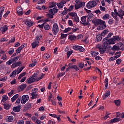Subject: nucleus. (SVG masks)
<instances>
[{
    "instance_id": "obj_1",
    "label": "nucleus",
    "mask_w": 124,
    "mask_h": 124,
    "mask_svg": "<svg viewBox=\"0 0 124 124\" xmlns=\"http://www.w3.org/2000/svg\"><path fill=\"white\" fill-rule=\"evenodd\" d=\"M92 22L94 26H98L99 25H100L99 26V30H104V29L106 28L105 22L101 19H97L93 21Z\"/></svg>"
},
{
    "instance_id": "obj_2",
    "label": "nucleus",
    "mask_w": 124,
    "mask_h": 124,
    "mask_svg": "<svg viewBox=\"0 0 124 124\" xmlns=\"http://www.w3.org/2000/svg\"><path fill=\"white\" fill-rule=\"evenodd\" d=\"M41 38H42V35H37L35 39H34L33 42L31 43L32 47H37L39 46V41L41 40Z\"/></svg>"
},
{
    "instance_id": "obj_3",
    "label": "nucleus",
    "mask_w": 124,
    "mask_h": 124,
    "mask_svg": "<svg viewBox=\"0 0 124 124\" xmlns=\"http://www.w3.org/2000/svg\"><path fill=\"white\" fill-rule=\"evenodd\" d=\"M103 42L104 43L102 45V47H108L109 45H114V44L115 43V42L113 40V38L108 39Z\"/></svg>"
},
{
    "instance_id": "obj_4",
    "label": "nucleus",
    "mask_w": 124,
    "mask_h": 124,
    "mask_svg": "<svg viewBox=\"0 0 124 124\" xmlns=\"http://www.w3.org/2000/svg\"><path fill=\"white\" fill-rule=\"evenodd\" d=\"M75 2L77 3V4L75 5L76 10L79 9V8H83L85 6V2L79 0H76Z\"/></svg>"
},
{
    "instance_id": "obj_5",
    "label": "nucleus",
    "mask_w": 124,
    "mask_h": 124,
    "mask_svg": "<svg viewBox=\"0 0 124 124\" xmlns=\"http://www.w3.org/2000/svg\"><path fill=\"white\" fill-rule=\"evenodd\" d=\"M52 32L54 35H57L59 32V26L58 23H54L52 27Z\"/></svg>"
},
{
    "instance_id": "obj_6",
    "label": "nucleus",
    "mask_w": 124,
    "mask_h": 124,
    "mask_svg": "<svg viewBox=\"0 0 124 124\" xmlns=\"http://www.w3.org/2000/svg\"><path fill=\"white\" fill-rule=\"evenodd\" d=\"M97 4V3H96L95 1L92 0L90 1L86 5V6L88 9H91L93 7H94Z\"/></svg>"
},
{
    "instance_id": "obj_7",
    "label": "nucleus",
    "mask_w": 124,
    "mask_h": 124,
    "mask_svg": "<svg viewBox=\"0 0 124 124\" xmlns=\"http://www.w3.org/2000/svg\"><path fill=\"white\" fill-rule=\"evenodd\" d=\"M29 99H30V96L28 95H23L21 101V104H26L29 101Z\"/></svg>"
},
{
    "instance_id": "obj_8",
    "label": "nucleus",
    "mask_w": 124,
    "mask_h": 124,
    "mask_svg": "<svg viewBox=\"0 0 124 124\" xmlns=\"http://www.w3.org/2000/svg\"><path fill=\"white\" fill-rule=\"evenodd\" d=\"M70 69H75V70H76V71H78V70H80V68L77 66V65H72L71 66H69L65 71V72L67 73L68 72V71H69V70H70Z\"/></svg>"
},
{
    "instance_id": "obj_9",
    "label": "nucleus",
    "mask_w": 124,
    "mask_h": 124,
    "mask_svg": "<svg viewBox=\"0 0 124 124\" xmlns=\"http://www.w3.org/2000/svg\"><path fill=\"white\" fill-rule=\"evenodd\" d=\"M101 55H103V54L105 53V52L108 50L110 49V47H98Z\"/></svg>"
},
{
    "instance_id": "obj_10",
    "label": "nucleus",
    "mask_w": 124,
    "mask_h": 124,
    "mask_svg": "<svg viewBox=\"0 0 124 124\" xmlns=\"http://www.w3.org/2000/svg\"><path fill=\"white\" fill-rule=\"evenodd\" d=\"M87 20V16H83L81 17V21L82 22L81 24L83 25V26H88L89 22H86Z\"/></svg>"
},
{
    "instance_id": "obj_11",
    "label": "nucleus",
    "mask_w": 124,
    "mask_h": 124,
    "mask_svg": "<svg viewBox=\"0 0 124 124\" xmlns=\"http://www.w3.org/2000/svg\"><path fill=\"white\" fill-rule=\"evenodd\" d=\"M8 30V26L5 25L3 27L0 28V32H1L2 34H4L5 31H7Z\"/></svg>"
},
{
    "instance_id": "obj_12",
    "label": "nucleus",
    "mask_w": 124,
    "mask_h": 124,
    "mask_svg": "<svg viewBox=\"0 0 124 124\" xmlns=\"http://www.w3.org/2000/svg\"><path fill=\"white\" fill-rule=\"evenodd\" d=\"M69 35L68 36V39L70 40V41H71L72 42H74V41H76L77 40V37H76V35L75 34H72Z\"/></svg>"
},
{
    "instance_id": "obj_13",
    "label": "nucleus",
    "mask_w": 124,
    "mask_h": 124,
    "mask_svg": "<svg viewBox=\"0 0 124 124\" xmlns=\"http://www.w3.org/2000/svg\"><path fill=\"white\" fill-rule=\"evenodd\" d=\"M16 13L18 16H22L23 15V9L21 6H18L16 8Z\"/></svg>"
},
{
    "instance_id": "obj_14",
    "label": "nucleus",
    "mask_w": 124,
    "mask_h": 124,
    "mask_svg": "<svg viewBox=\"0 0 124 124\" xmlns=\"http://www.w3.org/2000/svg\"><path fill=\"white\" fill-rule=\"evenodd\" d=\"M24 23L26 26H28V27H32V25H33V22L30 19H26Z\"/></svg>"
},
{
    "instance_id": "obj_15",
    "label": "nucleus",
    "mask_w": 124,
    "mask_h": 124,
    "mask_svg": "<svg viewBox=\"0 0 124 124\" xmlns=\"http://www.w3.org/2000/svg\"><path fill=\"white\" fill-rule=\"evenodd\" d=\"M48 12L50 13V14H53V15H55V14H57L58 12H59V9L54 7L53 9H49Z\"/></svg>"
},
{
    "instance_id": "obj_16",
    "label": "nucleus",
    "mask_w": 124,
    "mask_h": 124,
    "mask_svg": "<svg viewBox=\"0 0 124 124\" xmlns=\"http://www.w3.org/2000/svg\"><path fill=\"white\" fill-rule=\"evenodd\" d=\"M110 94H111V92L109 90L107 91L102 96L103 100H105L108 96H109Z\"/></svg>"
},
{
    "instance_id": "obj_17",
    "label": "nucleus",
    "mask_w": 124,
    "mask_h": 124,
    "mask_svg": "<svg viewBox=\"0 0 124 124\" xmlns=\"http://www.w3.org/2000/svg\"><path fill=\"white\" fill-rule=\"evenodd\" d=\"M35 77V75H33V77H32L31 78H29L27 79V81L28 82V84H32L34 81H35V78H34Z\"/></svg>"
},
{
    "instance_id": "obj_18",
    "label": "nucleus",
    "mask_w": 124,
    "mask_h": 124,
    "mask_svg": "<svg viewBox=\"0 0 124 124\" xmlns=\"http://www.w3.org/2000/svg\"><path fill=\"white\" fill-rule=\"evenodd\" d=\"M22 64V62L19 61L18 62H16L12 64L11 65V67L12 68H15V67H17L18 66H20Z\"/></svg>"
},
{
    "instance_id": "obj_19",
    "label": "nucleus",
    "mask_w": 124,
    "mask_h": 124,
    "mask_svg": "<svg viewBox=\"0 0 124 124\" xmlns=\"http://www.w3.org/2000/svg\"><path fill=\"white\" fill-rule=\"evenodd\" d=\"M31 103L30 102H28L24 106L25 110H26V111L27 110H29V109H31Z\"/></svg>"
},
{
    "instance_id": "obj_20",
    "label": "nucleus",
    "mask_w": 124,
    "mask_h": 124,
    "mask_svg": "<svg viewBox=\"0 0 124 124\" xmlns=\"http://www.w3.org/2000/svg\"><path fill=\"white\" fill-rule=\"evenodd\" d=\"M73 48L74 50L79 51V52H84L85 50L83 47H73Z\"/></svg>"
},
{
    "instance_id": "obj_21",
    "label": "nucleus",
    "mask_w": 124,
    "mask_h": 124,
    "mask_svg": "<svg viewBox=\"0 0 124 124\" xmlns=\"http://www.w3.org/2000/svg\"><path fill=\"white\" fill-rule=\"evenodd\" d=\"M118 11V15L116 16L117 17H118V16H124V11L123 10V9H119Z\"/></svg>"
},
{
    "instance_id": "obj_22",
    "label": "nucleus",
    "mask_w": 124,
    "mask_h": 124,
    "mask_svg": "<svg viewBox=\"0 0 124 124\" xmlns=\"http://www.w3.org/2000/svg\"><path fill=\"white\" fill-rule=\"evenodd\" d=\"M112 38L115 42H116V41H121V40H122V37L119 36V35L113 36Z\"/></svg>"
},
{
    "instance_id": "obj_23",
    "label": "nucleus",
    "mask_w": 124,
    "mask_h": 124,
    "mask_svg": "<svg viewBox=\"0 0 124 124\" xmlns=\"http://www.w3.org/2000/svg\"><path fill=\"white\" fill-rule=\"evenodd\" d=\"M3 12H4V7L1 6L0 8V21L1 20V17H2Z\"/></svg>"
},
{
    "instance_id": "obj_24",
    "label": "nucleus",
    "mask_w": 124,
    "mask_h": 124,
    "mask_svg": "<svg viewBox=\"0 0 124 124\" xmlns=\"http://www.w3.org/2000/svg\"><path fill=\"white\" fill-rule=\"evenodd\" d=\"M120 121H121V118H115L110 120V124H113V123H117V122H120Z\"/></svg>"
},
{
    "instance_id": "obj_25",
    "label": "nucleus",
    "mask_w": 124,
    "mask_h": 124,
    "mask_svg": "<svg viewBox=\"0 0 124 124\" xmlns=\"http://www.w3.org/2000/svg\"><path fill=\"white\" fill-rule=\"evenodd\" d=\"M13 110L14 112H20V110H21V106L15 107L13 108Z\"/></svg>"
},
{
    "instance_id": "obj_26",
    "label": "nucleus",
    "mask_w": 124,
    "mask_h": 124,
    "mask_svg": "<svg viewBox=\"0 0 124 124\" xmlns=\"http://www.w3.org/2000/svg\"><path fill=\"white\" fill-rule=\"evenodd\" d=\"M111 36H113V33L112 32L109 33L108 34L107 36L103 39V41H105V40H108V39H109L111 37Z\"/></svg>"
},
{
    "instance_id": "obj_27",
    "label": "nucleus",
    "mask_w": 124,
    "mask_h": 124,
    "mask_svg": "<svg viewBox=\"0 0 124 124\" xmlns=\"http://www.w3.org/2000/svg\"><path fill=\"white\" fill-rule=\"evenodd\" d=\"M111 49L112 51H120V50L121 51H124V47L120 48V47H112Z\"/></svg>"
},
{
    "instance_id": "obj_28",
    "label": "nucleus",
    "mask_w": 124,
    "mask_h": 124,
    "mask_svg": "<svg viewBox=\"0 0 124 124\" xmlns=\"http://www.w3.org/2000/svg\"><path fill=\"white\" fill-rule=\"evenodd\" d=\"M31 99H35V98H37V97H38V94H35V92H32L31 93Z\"/></svg>"
},
{
    "instance_id": "obj_29",
    "label": "nucleus",
    "mask_w": 124,
    "mask_h": 124,
    "mask_svg": "<svg viewBox=\"0 0 124 124\" xmlns=\"http://www.w3.org/2000/svg\"><path fill=\"white\" fill-rule=\"evenodd\" d=\"M93 17V14L92 13H89L87 16V21L89 22L91 21V19Z\"/></svg>"
},
{
    "instance_id": "obj_30",
    "label": "nucleus",
    "mask_w": 124,
    "mask_h": 124,
    "mask_svg": "<svg viewBox=\"0 0 124 124\" xmlns=\"http://www.w3.org/2000/svg\"><path fill=\"white\" fill-rule=\"evenodd\" d=\"M44 28V30H45L46 31H49V29H50V25H49V24H48L47 23L45 22Z\"/></svg>"
},
{
    "instance_id": "obj_31",
    "label": "nucleus",
    "mask_w": 124,
    "mask_h": 124,
    "mask_svg": "<svg viewBox=\"0 0 124 124\" xmlns=\"http://www.w3.org/2000/svg\"><path fill=\"white\" fill-rule=\"evenodd\" d=\"M73 20L76 23H79V22H80V19H79V16H77V14H76V16L73 18Z\"/></svg>"
},
{
    "instance_id": "obj_32",
    "label": "nucleus",
    "mask_w": 124,
    "mask_h": 124,
    "mask_svg": "<svg viewBox=\"0 0 124 124\" xmlns=\"http://www.w3.org/2000/svg\"><path fill=\"white\" fill-rule=\"evenodd\" d=\"M13 120H14V117L13 116H9L7 119V122H8V123H11L13 122Z\"/></svg>"
},
{
    "instance_id": "obj_33",
    "label": "nucleus",
    "mask_w": 124,
    "mask_h": 124,
    "mask_svg": "<svg viewBox=\"0 0 124 124\" xmlns=\"http://www.w3.org/2000/svg\"><path fill=\"white\" fill-rule=\"evenodd\" d=\"M19 97L18 94H16L13 97L11 98V101L12 102H14L16 100V99H17V98Z\"/></svg>"
},
{
    "instance_id": "obj_34",
    "label": "nucleus",
    "mask_w": 124,
    "mask_h": 124,
    "mask_svg": "<svg viewBox=\"0 0 124 124\" xmlns=\"http://www.w3.org/2000/svg\"><path fill=\"white\" fill-rule=\"evenodd\" d=\"M27 87L26 84H22L21 85H19V87L21 90V91H24L25 89H26Z\"/></svg>"
},
{
    "instance_id": "obj_35",
    "label": "nucleus",
    "mask_w": 124,
    "mask_h": 124,
    "mask_svg": "<svg viewBox=\"0 0 124 124\" xmlns=\"http://www.w3.org/2000/svg\"><path fill=\"white\" fill-rule=\"evenodd\" d=\"M104 83H105V90H106V89H107V88L108 87V78H106L105 79Z\"/></svg>"
},
{
    "instance_id": "obj_36",
    "label": "nucleus",
    "mask_w": 124,
    "mask_h": 124,
    "mask_svg": "<svg viewBox=\"0 0 124 124\" xmlns=\"http://www.w3.org/2000/svg\"><path fill=\"white\" fill-rule=\"evenodd\" d=\"M91 55H92V57L93 58H94L96 56H98V55H99V53L97 51H92L91 52Z\"/></svg>"
},
{
    "instance_id": "obj_37",
    "label": "nucleus",
    "mask_w": 124,
    "mask_h": 124,
    "mask_svg": "<svg viewBox=\"0 0 124 124\" xmlns=\"http://www.w3.org/2000/svg\"><path fill=\"white\" fill-rule=\"evenodd\" d=\"M36 64V60H34L32 61V63L29 64V67H33V66H35Z\"/></svg>"
},
{
    "instance_id": "obj_38",
    "label": "nucleus",
    "mask_w": 124,
    "mask_h": 124,
    "mask_svg": "<svg viewBox=\"0 0 124 124\" xmlns=\"http://www.w3.org/2000/svg\"><path fill=\"white\" fill-rule=\"evenodd\" d=\"M102 40V36L100 34L96 35V40L97 42H99V41H101Z\"/></svg>"
},
{
    "instance_id": "obj_39",
    "label": "nucleus",
    "mask_w": 124,
    "mask_h": 124,
    "mask_svg": "<svg viewBox=\"0 0 124 124\" xmlns=\"http://www.w3.org/2000/svg\"><path fill=\"white\" fill-rule=\"evenodd\" d=\"M111 16H112L113 18L116 20V21H119V19H118V17H117V16L116 15V14L114 13L113 12H111Z\"/></svg>"
},
{
    "instance_id": "obj_40",
    "label": "nucleus",
    "mask_w": 124,
    "mask_h": 124,
    "mask_svg": "<svg viewBox=\"0 0 124 124\" xmlns=\"http://www.w3.org/2000/svg\"><path fill=\"white\" fill-rule=\"evenodd\" d=\"M110 18V16L108 14H106L102 17L103 20H107Z\"/></svg>"
},
{
    "instance_id": "obj_41",
    "label": "nucleus",
    "mask_w": 124,
    "mask_h": 124,
    "mask_svg": "<svg viewBox=\"0 0 124 124\" xmlns=\"http://www.w3.org/2000/svg\"><path fill=\"white\" fill-rule=\"evenodd\" d=\"M49 5H50L49 6V8H53V7H56V2H49Z\"/></svg>"
},
{
    "instance_id": "obj_42",
    "label": "nucleus",
    "mask_w": 124,
    "mask_h": 124,
    "mask_svg": "<svg viewBox=\"0 0 124 124\" xmlns=\"http://www.w3.org/2000/svg\"><path fill=\"white\" fill-rule=\"evenodd\" d=\"M114 103L116 106H120V105H121V100H115Z\"/></svg>"
},
{
    "instance_id": "obj_43",
    "label": "nucleus",
    "mask_w": 124,
    "mask_h": 124,
    "mask_svg": "<svg viewBox=\"0 0 124 124\" xmlns=\"http://www.w3.org/2000/svg\"><path fill=\"white\" fill-rule=\"evenodd\" d=\"M4 109H5V110H9V109H10V105L8 104H4Z\"/></svg>"
},
{
    "instance_id": "obj_44",
    "label": "nucleus",
    "mask_w": 124,
    "mask_h": 124,
    "mask_svg": "<svg viewBox=\"0 0 124 124\" xmlns=\"http://www.w3.org/2000/svg\"><path fill=\"white\" fill-rule=\"evenodd\" d=\"M15 41V37H14L12 38L8 43H7V45H8V44H10V43H14Z\"/></svg>"
},
{
    "instance_id": "obj_45",
    "label": "nucleus",
    "mask_w": 124,
    "mask_h": 124,
    "mask_svg": "<svg viewBox=\"0 0 124 124\" xmlns=\"http://www.w3.org/2000/svg\"><path fill=\"white\" fill-rule=\"evenodd\" d=\"M79 31V28H71V32L70 33V34H73V32H76V31Z\"/></svg>"
},
{
    "instance_id": "obj_46",
    "label": "nucleus",
    "mask_w": 124,
    "mask_h": 124,
    "mask_svg": "<svg viewBox=\"0 0 124 124\" xmlns=\"http://www.w3.org/2000/svg\"><path fill=\"white\" fill-rule=\"evenodd\" d=\"M7 99H8V97H7L6 95H3L1 102H5Z\"/></svg>"
},
{
    "instance_id": "obj_47",
    "label": "nucleus",
    "mask_w": 124,
    "mask_h": 124,
    "mask_svg": "<svg viewBox=\"0 0 124 124\" xmlns=\"http://www.w3.org/2000/svg\"><path fill=\"white\" fill-rule=\"evenodd\" d=\"M16 76V71H14L12 72V74L10 75V77L11 78H14Z\"/></svg>"
},
{
    "instance_id": "obj_48",
    "label": "nucleus",
    "mask_w": 124,
    "mask_h": 124,
    "mask_svg": "<svg viewBox=\"0 0 124 124\" xmlns=\"http://www.w3.org/2000/svg\"><path fill=\"white\" fill-rule=\"evenodd\" d=\"M24 47H19L16 50V54H19L22 50H23V48Z\"/></svg>"
},
{
    "instance_id": "obj_49",
    "label": "nucleus",
    "mask_w": 124,
    "mask_h": 124,
    "mask_svg": "<svg viewBox=\"0 0 124 124\" xmlns=\"http://www.w3.org/2000/svg\"><path fill=\"white\" fill-rule=\"evenodd\" d=\"M72 53H73V51L72 50L68 51L67 52L66 55H67V57L68 58H69V57H70V56H71V55H72Z\"/></svg>"
},
{
    "instance_id": "obj_50",
    "label": "nucleus",
    "mask_w": 124,
    "mask_h": 124,
    "mask_svg": "<svg viewBox=\"0 0 124 124\" xmlns=\"http://www.w3.org/2000/svg\"><path fill=\"white\" fill-rule=\"evenodd\" d=\"M56 5L58 6V8H62L64 5L60 2V3H57Z\"/></svg>"
},
{
    "instance_id": "obj_51",
    "label": "nucleus",
    "mask_w": 124,
    "mask_h": 124,
    "mask_svg": "<svg viewBox=\"0 0 124 124\" xmlns=\"http://www.w3.org/2000/svg\"><path fill=\"white\" fill-rule=\"evenodd\" d=\"M20 56L15 57V58L12 59V61H13V62H17Z\"/></svg>"
},
{
    "instance_id": "obj_52",
    "label": "nucleus",
    "mask_w": 124,
    "mask_h": 124,
    "mask_svg": "<svg viewBox=\"0 0 124 124\" xmlns=\"http://www.w3.org/2000/svg\"><path fill=\"white\" fill-rule=\"evenodd\" d=\"M67 37V34H62V33H61V38L62 39H64L65 38H66Z\"/></svg>"
},
{
    "instance_id": "obj_53",
    "label": "nucleus",
    "mask_w": 124,
    "mask_h": 124,
    "mask_svg": "<svg viewBox=\"0 0 124 124\" xmlns=\"http://www.w3.org/2000/svg\"><path fill=\"white\" fill-rule=\"evenodd\" d=\"M71 31V28L68 27V28H65V30L63 31V32L66 33L68 32V31Z\"/></svg>"
},
{
    "instance_id": "obj_54",
    "label": "nucleus",
    "mask_w": 124,
    "mask_h": 124,
    "mask_svg": "<svg viewBox=\"0 0 124 124\" xmlns=\"http://www.w3.org/2000/svg\"><path fill=\"white\" fill-rule=\"evenodd\" d=\"M77 13H73V12H70L68 14V15H69L71 17H75V16H76Z\"/></svg>"
},
{
    "instance_id": "obj_55",
    "label": "nucleus",
    "mask_w": 124,
    "mask_h": 124,
    "mask_svg": "<svg viewBox=\"0 0 124 124\" xmlns=\"http://www.w3.org/2000/svg\"><path fill=\"white\" fill-rule=\"evenodd\" d=\"M123 45H124V44L122 42H119V43H118V45H114L113 46V47H122L123 46Z\"/></svg>"
},
{
    "instance_id": "obj_56",
    "label": "nucleus",
    "mask_w": 124,
    "mask_h": 124,
    "mask_svg": "<svg viewBox=\"0 0 124 124\" xmlns=\"http://www.w3.org/2000/svg\"><path fill=\"white\" fill-rule=\"evenodd\" d=\"M13 61H12V59H10L8 62H6V64L8 65H10L12 63H13Z\"/></svg>"
},
{
    "instance_id": "obj_57",
    "label": "nucleus",
    "mask_w": 124,
    "mask_h": 124,
    "mask_svg": "<svg viewBox=\"0 0 124 124\" xmlns=\"http://www.w3.org/2000/svg\"><path fill=\"white\" fill-rule=\"evenodd\" d=\"M26 76V73L24 72L23 73H21L19 75V76H18V79H21V78H22V77H24V76Z\"/></svg>"
},
{
    "instance_id": "obj_58",
    "label": "nucleus",
    "mask_w": 124,
    "mask_h": 124,
    "mask_svg": "<svg viewBox=\"0 0 124 124\" xmlns=\"http://www.w3.org/2000/svg\"><path fill=\"white\" fill-rule=\"evenodd\" d=\"M14 53V48H10L9 50L8 51V54L10 55H12Z\"/></svg>"
},
{
    "instance_id": "obj_59",
    "label": "nucleus",
    "mask_w": 124,
    "mask_h": 124,
    "mask_svg": "<svg viewBox=\"0 0 124 124\" xmlns=\"http://www.w3.org/2000/svg\"><path fill=\"white\" fill-rule=\"evenodd\" d=\"M121 62H122V59H118L116 61V64H118V65H120V64H121Z\"/></svg>"
},
{
    "instance_id": "obj_60",
    "label": "nucleus",
    "mask_w": 124,
    "mask_h": 124,
    "mask_svg": "<svg viewBox=\"0 0 124 124\" xmlns=\"http://www.w3.org/2000/svg\"><path fill=\"white\" fill-rule=\"evenodd\" d=\"M54 15H53V14H50V13H49L46 15V16H48L49 18H50V19H53L54 18Z\"/></svg>"
},
{
    "instance_id": "obj_61",
    "label": "nucleus",
    "mask_w": 124,
    "mask_h": 124,
    "mask_svg": "<svg viewBox=\"0 0 124 124\" xmlns=\"http://www.w3.org/2000/svg\"><path fill=\"white\" fill-rule=\"evenodd\" d=\"M84 63L80 62L78 64V67L82 69V68H84Z\"/></svg>"
},
{
    "instance_id": "obj_62",
    "label": "nucleus",
    "mask_w": 124,
    "mask_h": 124,
    "mask_svg": "<svg viewBox=\"0 0 124 124\" xmlns=\"http://www.w3.org/2000/svg\"><path fill=\"white\" fill-rule=\"evenodd\" d=\"M44 58L46 60H48V59L50 58V55H49L48 53H46L44 54Z\"/></svg>"
},
{
    "instance_id": "obj_63",
    "label": "nucleus",
    "mask_w": 124,
    "mask_h": 124,
    "mask_svg": "<svg viewBox=\"0 0 124 124\" xmlns=\"http://www.w3.org/2000/svg\"><path fill=\"white\" fill-rule=\"evenodd\" d=\"M10 11H8L6 12V13L3 16V18H6L7 16H8V14H10Z\"/></svg>"
},
{
    "instance_id": "obj_64",
    "label": "nucleus",
    "mask_w": 124,
    "mask_h": 124,
    "mask_svg": "<svg viewBox=\"0 0 124 124\" xmlns=\"http://www.w3.org/2000/svg\"><path fill=\"white\" fill-rule=\"evenodd\" d=\"M76 37H77V40H78V39L83 38V35L79 34V35L76 36Z\"/></svg>"
}]
</instances>
